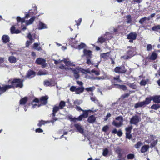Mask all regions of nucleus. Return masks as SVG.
Returning a JSON list of instances; mask_svg holds the SVG:
<instances>
[{"label": "nucleus", "mask_w": 160, "mask_h": 160, "mask_svg": "<svg viewBox=\"0 0 160 160\" xmlns=\"http://www.w3.org/2000/svg\"><path fill=\"white\" fill-rule=\"evenodd\" d=\"M33 37H34V38H32V36L30 32L28 33L27 38L30 40L29 41H27L26 43V46L28 47L30 45V44L32 43L34 41V39L36 38L35 34H34Z\"/></svg>", "instance_id": "423d86ee"}, {"label": "nucleus", "mask_w": 160, "mask_h": 160, "mask_svg": "<svg viewBox=\"0 0 160 160\" xmlns=\"http://www.w3.org/2000/svg\"><path fill=\"white\" fill-rule=\"evenodd\" d=\"M92 111L91 110H85L84 112H83L82 114L80 115L78 118V121H81L82 120L83 118H86L88 116L89 113L92 112Z\"/></svg>", "instance_id": "39448f33"}, {"label": "nucleus", "mask_w": 160, "mask_h": 160, "mask_svg": "<svg viewBox=\"0 0 160 160\" xmlns=\"http://www.w3.org/2000/svg\"><path fill=\"white\" fill-rule=\"evenodd\" d=\"M142 145V143L141 142L139 141L138 142L137 144L135 145L134 147L138 149L140 148Z\"/></svg>", "instance_id": "49530a36"}, {"label": "nucleus", "mask_w": 160, "mask_h": 160, "mask_svg": "<svg viewBox=\"0 0 160 160\" xmlns=\"http://www.w3.org/2000/svg\"><path fill=\"white\" fill-rule=\"evenodd\" d=\"M28 100V98L27 97H25L21 98L19 101V104L20 105H24L27 102Z\"/></svg>", "instance_id": "a211bd4d"}, {"label": "nucleus", "mask_w": 160, "mask_h": 160, "mask_svg": "<svg viewBox=\"0 0 160 160\" xmlns=\"http://www.w3.org/2000/svg\"><path fill=\"white\" fill-rule=\"evenodd\" d=\"M149 148V146L145 145L142 146L141 149V152L142 153H144L147 152Z\"/></svg>", "instance_id": "a878e982"}, {"label": "nucleus", "mask_w": 160, "mask_h": 160, "mask_svg": "<svg viewBox=\"0 0 160 160\" xmlns=\"http://www.w3.org/2000/svg\"><path fill=\"white\" fill-rule=\"evenodd\" d=\"M8 61L11 63H15L17 62L16 57L13 56H10L8 58Z\"/></svg>", "instance_id": "4be33fe9"}, {"label": "nucleus", "mask_w": 160, "mask_h": 160, "mask_svg": "<svg viewBox=\"0 0 160 160\" xmlns=\"http://www.w3.org/2000/svg\"><path fill=\"white\" fill-rule=\"evenodd\" d=\"M60 109L59 108L58 106L55 105L53 108L52 113V117H54L56 115V114L57 112Z\"/></svg>", "instance_id": "f3484780"}, {"label": "nucleus", "mask_w": 160, "mask_h": 160, "mask_svg": "<svg viewBox=\"0 0 160 160\" xmlns=\"http://www.w3.org/2000/svg\"><path fill=\"white\" fill-rule=\"evenodd\" d=\"M132 126H129L128 127L126 128H125V130L126 131V132H128L129 133H130L131 132V131L132 129Z\"/></svg>", "instance_id": "c03bdc74"}, {"label": "nucleus", "mask_w": 160, "mask_h": 160, "mask_svg": "<svg viewBox=\"0 0 160 160\" xmlns=\"http://www.w3.org/2000/svg\"><path fill=\"white\" fill-rule=\"evenodd\" d=\"M76 88H76V87L74 86H72L70 88V90L71 92H75L76 91Z\"/></svg>", "instance_id": "6e6d98bb"}, {"label": "nucleus", "mask_w": 160, "mask_h": 160, "mask_svg": "<svg viewBox=\"0 0 160 160\" xmlns=\"http://www.w3.org/2000/svg\"><path fill=\"white\" fill-rule=\"evenodd\" d=\"M152 30L153 31L158 32L160 33V25H158L153 27L152 28Z\"/></svg>", "instance_id": "c756f323"}, {"label": "nucleus", "mask_w": 160, "mask_h": 160, "mask_svg": "<svg viewBox=\"0 0 160 160\" xmlns=\"http://www.w3.org/2000/svg\"><path fill=\"white\" fill-rule=\"evenodd\" d=\"M35 74V72L34 71L32 70H29L27 74V77L28 78H29L32 75H34Z\"/></svg>", "instance_id": "72a5a7b5"}, {"label": "nucleus", "mask_w": 160, "mask_h": 160, "mask_svg": "<svg viewBox=\"0 0 160 160\" xmlns=\"http://www.w3.org/2000/svg\"><path fill=\"white\" fill-rule=\"evenodd\" d=\"M52 82V80L49 81L48 80H45L44 81L43 84L44 85L46 86H52L55 85V83H53Z\"/></svg>", "instance_id": "f8f14e48"}, {"label": "nucleus", "mask_w": 160, "mask_h": 160, "mask_svg": "<svg viewBox=\"0 0 160 160\" xmlns=\"http://www.w3.org/2000/svg\"><path fill=\"white\" fill-rule=\"evenodd\" d=\"M91 72L92 73H94L96 75H98L99 74V72L98 71L94 69L92 70Z\"/></svg>", "instance_id": "4d7b16f0"}, {"label": "nucleus", "mask_w": 160, "mask_h": 160, "mask_svg": "<svg viewBox=\"0 0 160 160\" xmlns=\"http://www.w3.org/2000/svg\"><path fill=\"white\" fill-rule=\"evenodd\" d=\"M50 121H44L42 120L39 121V123L37 125L39 127H41L42 125H45L46 123L50 122Z\"/></svg>", "instance_id": "393cba45"}, {"label": "nucleus", "mask_w": 160, "mask_h": 160, "mask_svg": "<svg viewBox=\"0 0 160 160\" xmlns=\"http://www.w3.org/2000/svg\"><path fill=\"white\" fill-rule=\"evenodd\" d=\"M23 79L21 78H14L9 79L8 82L11 84L3 85L2 86H0V95L12 88H22L23 87Z\"/></svg>", "instance_id": "f257e3e1"}, {"label": "nucleus", "mask_w": 160, "mask_h": 160, "mask_svg": "<svg viewBox=\"0 0 160 160\" xmlns=\"http://www.w3.org/2000/svg\"><path fill=\"white\" fill-rule=\"evenodd\" d=\"M115 152L118 154V157L119 158H121L122 156L121 153L122 149L119 147H117L115 149Z\"/></svg>", "instance_id": "2eb2a0df"}, {"label": "nucleus", "mask_w": 160, "mask_h": 160, "mask_svg": "<svg viewBox=\"0 0 160 160\" xmlns=\"http://www.w3.org/2000/svg\"><path fill=\"white\" fill-rule=\"evenodd\" d=\"M46 25L41 22H39L38 24V29L39 30L47 28Z\"/></svg>", "instance_id": "6ab92c4d"}, {"label": "nucleus", "mask_w": 160, "mask_h": 160, "mask_svg": "<svg viewBox=\"0 0 160 160\" xmlns=\"http://www.w3.org/2000/svg\"><path fill=\"white\" fill-rule=\"evenodd\" d=\"M129 95L130 93H126L123 95L122 97V98H128L129 96Z\"/></svg>", "instance_id": "338daca9"}, {"label": "nucleus", "mask_w": 160, "mask_h": 160, "mask_svg": "<svg viewBox=\"0 0 160 160\" xmlns=\"http://www.w3.org/2000/svg\"><path fill=\"white\" fill-rule=\"evenodd\" d=\"M10 30L11 33L12 34H14V32L16 30L15 26H12Z\"/></svg>", "instance_id": "603ef678"}, {"label": "nucleus", "mask_w": 160, "mask_h": 160, "mask_svg": "<svg viewBox=\"0 0 160 160\" xmlns=\"http://www.w3.org/2000/svg\"><path fill=\"white\" fill-rule=\"evenodd\" d=\"M109 153V151L107 148H105L103 150L102 155L103 156L106 157Z\"/></svg>", "instance_id": "a19ab883"}, {"label": "nucleus", "mask_w": 160, "mask_h": 160, "mask_svg": "<svg viewBox=\"0 0 160 160\" xmlns=\"http://www.w3.org/2000/svg\"><path fill=\"white\" fill-rule=\"evenodd\" d=\"M69 119L71 120V121H73L74 122H75L76 121H78V119L77 118H72L71 117L69 116Z\"/></svg>", "instance_id": "864d4df0"}, {"label": "nucleus", "mask_w": 160, "mask_h": 160, "mask_svg": "<svg viewBox=\"0 0 160 160\" xmlns=\"http://www.w3.org/2000/svg\"><path fill=\"white\" fill-rule=\"evenodd\" d=\"M145 105L144 104L143 102H141L136 103L134 106L135 108H138L139 107H144Z\"/></svg>", "instance_id": "5701e85b"}, {"label": "nucleus", "mask_w": 160, "mask_h": 160, "mask_svg": "<svg viewBox=\"0 0 160 160\" xmlns=\"http://www.w3.org/2000/svg\"><path fill=\"white\" fill-rule=\"evenodd\" d=\"M105 36H106V37H105L104 38L101 37V43L104 42L106 40V39H109L112 38V34L109 32H106L105 37Z\"/></svg>", "instance_id": "9d476101"}, {"label": "nucleus", "mask_w": 160, "mask_h": 160, "mask_svg": "<svg viewBox=\"0 0 160 160\" xmlns=\"http://www.w3.org/2000/svg\"><path fill=\"white\" fill-rule=\"evenodd\" d=\"M111 115L110 113H108L107 114V115L106 116V117L104 118V120L106 121H107L109 118L111 117Z\"/></svg>", "instance_id": "774afa93"}, {"label": "nucleus", "mask_w": 160, "mask_h": 160, "mask_svg": "<svg viewBox=\"0 0 160 160\" xmlns=\"http://www.w3.org/2000/svg\"><path fill=\"white\" fill-rule=\"evenodd\" d=\"M74 126L75 128L78 130V132L81 134L84 133V129L80 123L75 124Z\"/></svg>", "instance_id": "9b49d317"}, {"label": "nucleus", "mask_w": 160, "mask_h": 160, "mask_svg": "<svg viewBox=\"0 0 160 160\" xmlns=\"http://www.w3.org/2000/svg\"><path fill=\"white\" fill-rule=\"evenodd\" d=\"M160 108V105L158 104H154L151 107V108L155 110H157Z\"/></svg>", "instance_id": "ea45409f"}, {"label": "nucleus", "mask_w": 160, "mask_h": 160, "mask_svg": "<svg viewBox=\"0 0 160 160\" xmlns=\"http://www.w3.org/2000/svg\"><path fill=\"white\" fill-rule=\"evenodd\" d=\"M2 40L4 43H7L10 41L9 38L7 35H4L2 36Z\"/></svg>", "instance_id": "4468645a"}, {"label": "nucleus", "mask_w": 160, "mask_h": 160, "mask_svg": "<svg viewBox=\"0 0 160 160\" xmlns=\"http://www.w3.org/2000/svg\"><path fill=\"white\" fill-rule=\"evenodd\" d=\"M128 56L126 58V59H128L131 58L132 57L134 56V54H133L132 52V50H130L128 51Z\"/></svg>", "instance_id": "c9c22d12"}, {"label": "nucleus", "mask_w": 160, "mask_h": 160, "mask_svg": "<svg viewBox=\"0 0 160 160\" xmlns=\"http://www.w3.org/2000/svg\"><path fill=\"white\" fill-rule=\"evenodd\" d=\"M127 23L128 24L131 23L132 22L131 17L130 15H128L126 16Z\"/></svg>", "instance_id": "e433bc0d"}, {"label": "nucleus", "mask_w": 160, "mask_h": 160, "mask_svg": "<svg viewBox=\"0 0 160 160\" xmlns=\"http://www.w3.org/2000/svg\"><path fill=\"white\" fill-rule=\"evenodd\" d=\"M157 57V54L155 52H153L150 57V59L152 60H155Z\"/></svg>", "instance_id": "2f4dec72"}, {"label": "nucleus", "mask_w": 160, "mask_h": 160, "mask_svg": "<svg viewBox=\"0 0 160 160\" xmlns=\"http://www.w3.org/2000/svg\"><path fill=\"white\" fill-rule=\"evenodd\" d=\"M147 20V18L146 17H144V18H141L139 21V22L142 24L146 22V21Z\"/></svg>", "instance_id": "58836bf2"}, {"label": "nucleus", "mask_w": 160, "mask_h": 160, "mask_svg": "<svg viewBox=\"0 0 160 160\" xmlns=\"http://www.w3.org/2000/svg\"><path fill=\"white\" fill-rule=\"evenodd\" d=\"M152 48V45L150 44H148L147 46V50L148 51H151Z\"/></svg>", "instance_id": "8fccbe9b"}, {"label": "nucleus", "mask_w": 160, "mask_h": 160, "mask_svg": "<svg viewBox=\"0 0 160 160\" xmlns=\"http://www.w3.org/2000/svg\"><path fill=\"white\" fill-rule=\"evenodd\" d=\"M156 139V138L155 136L153 135H150L149 137V140L150 142H151L154 140Z\"/></svg>", "instance_id": "09e8293b"}, {"label": "nucleus", "mask_w": 160, "mask_h": 160, "mask_svg": "<svg viewBox=\"0 0 160 160\" xmlns=\"http://www.w3.org/2000/svg\"><path fill=\"white\" fill-rule=\"evenodd\" d=\"M137 35L136 32H132L127 36V39H129V42H133V41L136 39Z\"/></svg>", "instance_id": "1a4fd4ad"}, {"label": "nucleus", "mask_w": 160, "mask_h": 160, "mask_svg": "<svg viewBox=\"0 0 160 160\" xmlns=\"http://www.w3.org/2000/svg\"><path fill=\"white\" fill-rule=\"evenodd\" d=\"M128 85L131 88L133 89H135L137 88L136 85L134 83H130Z\"/></svg>", "instance_id": "5fc2aeb1"}, {"label": "nucleus", "mask_w": 160, "mask_h": 160, "mask_svg": "<svg viewBox=\"0 0 160 160\" xmlns=\"http://www.w3.org/2000/svg\"><path fill=\"white\" fill-rule=\"evenodd\" d=\"M109 53L107 52V53H103L101 54V57L107 59L109 57Z\"/></svg>", "instance_id": "f704fd0d"}, {"label": "nucleus", "mask_w": 160, "mask_h": 160, "mask_svg": "<svg viewBox=\"0 0 160 160\" xmlns=\"http://www.w3.org/2000/svg\"><path fill=\"white\" fill-rule=\"evenodd\" d=\"M152 100L156 103H160V96L155 95L152 97Z\"/></svg>", "instance_id": "ddd939ff"}, {"label": "nucleus", "mask_w": 160, "mask_h": 160, "mask_svg": "<svg viewBox=\"0 0 160 160\" xmlns=\"http://www.w3.org/2000/svg\"><path fill=\"white\" fill-rule=\"evenodd\" d=\"M39 102H40V99H39L37 98H35L32 100V103L34 102L38 103Z\"/></svg>", "instance_id": "680f3d73"}, {"label": "nucleus", "mask_w": 160, "mask_h": 160, "mask_svg": "<svg viewBox=\"0 0 160 160\" xmlns=\"http://www.w3.org/2000/svg\"><path fill=\"white\" fill-rule=\"evenodd\" d=\"M84 88L83 87H78L77 88L75 92L77 94H80L82 93L84 90Z\"/></svg>", "instance_id": "412c9836"}, {"label": "nucleus", "mask_w": 160, "mask_h": 160, "mask_svg": "<svg viewBox=\"0 0 160 160\" xmlns=\"http://www.w3.org/2000/svg\"><path fill=\"white\" fill-rule=\"evenodd\" d=\"M72 107H75V108L78 111H82L83 112H84V111L85 110H83L81 108V107H80L78 106L77 105H76V106L75 107H74V106H72Z\"/></svg>", "instance_id": "de8ad7c7"}, {"label": "nucleus", "mask_w": 160, "mask_h": 160, "mask_svg": "<svg viewBox=\"0 0 160 160\" xmlns=\"http://www.w3.org/2000/svg\"><path fill=\"white\" fill-rule=\"evenodd\" d=\"M39 46V44L36 43H35L33 44L34 48L38 51L42 50V49L41 47Z\"/></svg>", "instance_id": "473e14b6"}, {"label": "nucleus", "mask_w": 160, "mask_h": 160, "mask_svg": "<svg viewBox=\"0 0 160 160\" xmlns=\"http://www.w3.org/2000/svg\"><path fill=\"white\" fill-rule=\"evenodd\" d=\"M86 45L83 43H82L80 44L78 46V48L79 49H82L86 47Z\"/></svg>", "instance_id": "a18cd8bd"}, {"label": "nucleus", "mask_w": 160, "mask_h": 160, "mask_svg": "<svg viewBox=\"0 0 160 160\" xmlns=\"http://www.w3.org/2000/svg\"><path fill=\"white\" fill-rule=\"evenodd\" d=\"M81 68L79 67H76L75 68H68V69H70L72 71L73 73L74 76L76 79H78L80 77L79 73L80 71H81Z\"/></svg>", "instance_id": "7ed1b4c3"}, {"label": "nucleus", "mask_w": 160, "mask_h": 160, "mask_svg": "<svg viewBox=\"0 0 160 160\" xmlns=\"http://www.w3.org/2000/svg\"><path fill=\"white\" fill-rule=\"evenodd\" d=\"M115 85L116 86V87L122 89L123 90H125L127 89V87L125 85H119L118 84H115Z\"/></svg>", "instance_id": "c85d7f7f"}, {"label": "nucleus", "mask_w": 160, "mask_h": 160, "mask_svg": "<svg viewBox=\"0 0 160 160\" xmlns=\"http://www.w3.org/2000/svg\"><path fill=\"white\" fill-rule=\"evenodd\" d=\"M119 76H118L113 78L114 80L117 81L118 82H120L122 81L119 79Z\"/></svg>", "instance_id": "bf43d9fd"}, {"label": "nucleus", "mask_w": 160, "mask_h": 160, "mask_svg": "<svg viewBox=\"0 0 160 160\" xmlns=\"http://www.w3.org/2000/svg\"><path fill=\"white\" fill-rule=\"evenodd\" d=\"M116 119L117 120H118L119 121V122H121V121H122V122H123V117L122 116H119L118 117H116Z\"/></svg>", "instance_id": "3c124183"}, {"label": "nucleus", "mask_w": 160, "mask_h": 160, "mask_svg": "<svg viewBox=\"0 0 160 160\" xmlns=\"http://www.w3.org/2000/svg\"><path fill=\"white\" fill-rule=\"evenodd\" d=\"M114 71L118 73H124L126 72L127 69L124 66L117 67L114 69Z\"/></svg>", "instance_id": "20e7f679"}, {"label": "nucleus", "mask_w": 160, "mask_h": 160, "mask_svg": "<svg viewBox=\"0 0 160 160\" xmlns=\"http://www.w3.org/2000/svg\"><path fill=\"white\" fill-rule=\"evenodd\" d=\"M81 21H82V18H79L78 21H76L75 22L76 23V25H77V26H79L81 24Z\"/></svg>", "instance_id": "13d9d810"}, {"label": "nucleus", "mask_w": 160, "mask_h": 160, "mask_svg": "<svg viewBox=\"0 0 160 160\" xmlns=\"http://www.w3.org/2000/svg\"><path fill=\"white\" fill-rule=\"evenodd\" d=\"M65 106V102L63 101H61L59 103L58 107L60 109H62Z\"/></svg>", "instance_id": "7c9ffc66"}, {"label": "nucleus", "mask_w": 160, "mask_h": 160, "mask_svg": "<svg viewBox=\"0 0 160 160\" xmlns=\"http://www.w3.org/2000/svg\"><path fill=\"white\" fill-rule=\"evenodd\" d=\"M141 120L140 116H138L137 114H135L131 118L130 122L131 124H134L137 126L138 123L141 121Z\"/></svg>", "instance_id": "f03ea898"}, {"label": "nucleus", "mask_w": 160, "mask_h": 160, "mask_svg": "<svg viewBox=\"0 0 160 160\" xmlns=\"http://www.w3.org/2000/svg\"><path fill=\"white\" fill-rule=\"evenodd\" d=\"M145 105L144 104L143 102H141L136 103L134 106L135 108H138L139 107H144Z\"/></svg>", "instance_id": "b1692460"}, {"label": "nucleus", "mask_w": 160, "mask_h": 160, "mask_svg": "<svg viewBox=\"0 0 160 160\" xmlns=\"http://www.w3.org/2000/svg\"><path fill=\"white\" fill-rule=\"evenodd\" d=\"M135 157V155L133 154L130 153L128 154L127 156V158L128 159L132 160Z\"/></svg>", "instance_id": "4c0bfd02"}, {"label": "nucleus", "mask_w": 160, "mask_h": 160, "mask_svg": "<svg viewBox=\"0 0 160 160\" xmlns=\"http://www.w3.org/2000/svg\"><path fill=\"white\" fill-rule=\"evenodd\" d=\"M112 124L115 127L119 128L121 127L123 125V122H122V121L117 122L115 121H113L112 122Z\"/></svg>", "instance_id": "aec40b11"}, {"label": "nucleus", "mask_w": 160, "mask_h": 160, "mask_svg": "<svg viewBox=\"0 0 160 160\" xmlns=\"http://www.w3.org/2000/svg\"><path fill=\"white\" fill-rule=\"evenodd\" d=\"M46 60L41 58H39L37 59L35 61V63L38 65H42V68H44L46 66L45 63Z\"/></svg>", "instance_id": "6e6552de"}, {"label": "nucleus", "mask_w": 160, "mask_h": 160, "mask_svg": "<svg viewBox=\"0 0 160 160\" xmlns=\"http://www.w3.org/2000/svg\"><path fill=\"white\" fill-rule=\"evenodd\" d=\"M35 18V17H33L31 18L28 21L29 23L30 24L32 23L34 21Z\"/></svg>", "instance_id": "052dcab7"}, {"label": "nucleus", "mask_w": 160, "mask_h": 160, "mask_svg": "<svg viewBox=\"0 0 160 160\" xmlns=\"http://www.w3.org/2000/svg\"><path fill=\"white\" fill-rule=\"evenodd\" d=\"M43 132V130L40 128H38L36 129L35 132H36L40 133L42 132Z\"/></svg>", "instance_id": "e2e57ef3"}, {"label": "nucleus", "mask_w": 160, "mask_h": 160, "mask_svg": "<svg viewBox=\"0 0 160 160\" xmlns=\"http://www.w3.org/2000/svg\"><path fill=\"white\" fill-rule=\"evenodd\" d=\"M84 54L85 55H87L89 56L91 55V51L90 50H88L86 49H84L83 50Z\"/></svg>", "instance_id": "79ce46f5"}, {"label": "nucleus", "mask_w": 160, "mask_h": 160, "mask_svg": "<svg viewBox=\"0 0 160 160\" xmlns=\"http://www.w3.org/2000/svg\"><path fill=\"white\" fill-rule=\"evenodd\" d=\"M96 117L93 115H92L89 116L88 119L87 121L89 123H93L96 120Z\"/></svg>", "instance_id": "dca6fc26"}, {"label": "nucleus", "mask_w": 160, "mask_h": 160, "mask_svg": "<svg viewBox=\"0 0 160 160\" xmlns=\"http://www.w3.org/2000/svg\"><path fill=\"white\" fill-rule=\"evenodd\" d=\"M30 11V13H31L34 15L38 13L37 7L36 6L32 7Z\"/></svg>", "instance_id": "cd10ccee"}, {"label": "nucleus", "mask_w": 160, "mask_h": 160, "mask_svg": "<svg viewBox=\"0 0 160 160\" xmlns=\"http://www.w3.org/2000/svg\"><path fill=\"white\" fill-rule=\"evenodd\" d=\"M48 96H45L41 97L40 98V103L38 104V107L46 105L48 102Z\"/></svg>", "instance_id": "0eeeda50"}, {"label": "nucleus", "mask_w": 160, "mask_h": 160, "mask_svg": "<svg viewBox=\"0 0 160 160\" xmlns=\"http://www.w3.org/2000/svg\"><path fill=\"white\" fill-rule=\"evenodd\" d=\"M73 104L74 105H79L80 104V102L78 100H76L73 102Z\"/></svg>", "instance_id": "0e129e2a"}, {"label": "nucleus", "mask_w": 160, "mask_h": 160, "mask_svg": "<svg viewBox=\"0 0 160 160\" xmlns=\"http://www.w3.org/2000/svg\"><path fill=\"white\" fill-rule=\"evenodd\" d=\"M151 142V147L152 148L154 147L157 144V140L156 139Z\"/></svg>", "instance_id": "37998d69"}, {"label": "nucleus", "mask_w": 160, "mask_h": 160, "mask_svg": "<svg viewBox=\"0 0 160 160\" xmlns=\"http://www.w3.org/2000/svg\"><path fill=\"white\" fill-rule=\"evenodd\" d=\"M108 125H106L103 128L102 130L103 131L106 132L108 129Z\"/></svg>", "instance_id": "69168bd1"}, {"label": "nucleus", "mask_w": 160, "mask_h": 160, "mask_svg": "<svg viewBox=\"0 0 160 160\" xmlns=\"http://www.w3.org/2000/svg\"><path fill=\"white\" fill-rule=\"evenodd\" d=\"M152 100V99L151 97L149 98H146L145 101H143L145 106L146 105L149 104L151 102Z\"/></svg>", "instance_id": "bb28decb"}]
</instances>
